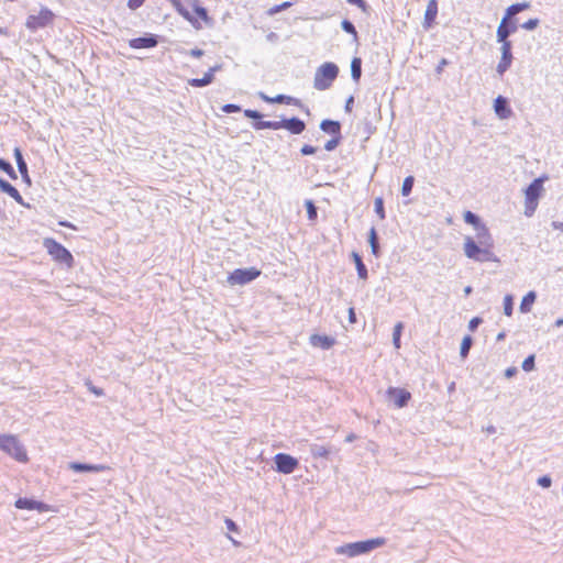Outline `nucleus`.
I'll return each instance as SVG.
<instances>
[{
    "instance_id": "nucleus-1",
    "label": "nucleus",
    "mask_w": 563,
    "mask_h": 563,
    "mask_svg": "<svg viewBox=\"0 0 563 563\" xmlns=\"http://www.w3.org/2000/svg\"><path fill=\"white\" fill-rule=\"evenodd\" d=\"M244 115L249 119L253 120V128L255 130H279V129H286L291 134H301L306 130V123L298 117H291V118H283L280 121H264L262 120L263 113L253 110V109H245L243 111Z\"/></svg>"
},
{
    "instance_id": "nucleus-2",
    "label": "nucleus",
    "mask_w": 563,
    "mask_h": 563,
    "mask_svg": "<svg viewBox=\"0 0 563 563\" xmlns=\"http://www.w3.org/2000/svg\"><path fill=\"white\" fill-rule=\"evenodd\" d=\"M384 538H374L364 541L351 542L336 548L338 554H345L350 558H355L361 554L369 553L371 551L385 544Z\"/></svg>"
},
{
    "instance_id": "nucleus-3",
    "label": "nucleus",
    "mask_w": 563,
    "mask_h": 563,
    "mask_svg": "<svg viewBox=\"0 0 563 563\" xmlns=\"http://www.w3.org/2000/svg\"><path fill=\"white\" fill-rule=\"evenodd\" d=\"M463 250L465 256L475 262H499V258L490 249L477 243L474 238L466 236L464 239Z\"/></svg>"
},
{
    "instance_id": "nucleus-4",
    "label": "nucleus",
    "mask_w": 563,
    "mask_h": 563,
    "mask_svg": "<svg viewBox=\"0 0 563 563\" xmlns=\"http://www.w3.org/2000/svg\"><path fill=\"white\" fill-rule=\"evenodd\" d=\"M339 71L338 65L333 62H325L320 65L314 73V89L320 91L329 89L336 79Z\"/></svg>"
},
{
    "instance_id": "nucleus-5",
    "label": "nucleus",
    "mask_w": 563,
    "mask_h": 563,
    "mask_svg": "<svg viewBox=\"0 0 563 563\" xmlns=\"http://www.w3.org/2000/svg\"><path fill=\"white\" fill-rule=\"evenodd\" d=\"M0 450L18 462L25 463L29 460L24 445L15 435L0 434Z\"/></svg>"
},
{
    "instance_id": "nucleus-6",
    "label": "nucleus",
    "mask_w": 563,
    "mask_h": 563,
    "mask_svg": "<svg viewBox=\"0 0 563 563\" xmlns=\"http://www.w3.org/2000/svg\"><path fill=\"white\" fill-rule=\"evenodd\" d=\"M43 245L54 261L65 264L69 268L73 267L74 256L63 244L52 238H46L44 239Z\"/></svg>"
},
{
    "instance_id": "nucleus-7",
    "label": "nucleus",
    "mask_w": 563,
    "mask_h": 563,
    "mask_svg": "<svg viewBox=\"0 0 563 563\" xmlns=\"http://www.w3.org/2000/svg\"><path fill=\"white\" fill-rule=\"evenodd\" d=\"M262 272L254 267H245V268H236L233 272H231L227 278V282L231 286L240 285L244 286L253 280H255L257 277H260Z\"/></svg>"
},
{
    "instance_id": "nucleus-8",
    "label": "nucleus",
    "mask_w": 563,
    "mask_h": 563,
    "mask_svg": "<svg viewBox=\"0 0 563 563\" xmlns=\"http://www.w3.org/2000/svg\"><path fill=\"white\" fill-rule=\"evenodd\" d=\"M55 14L46 7H43L38 14H30L26 18L25 26L30 31L34 32L38 29L51 25L54 21Z\"/></svg>"
},
{
    "instance_id": "nucleus-9",
    "label": "nucleus",
    "mask_w": 563,
    "mask_h": 563,
    "mask_svg": "<svg viewBox=\"0 0 563 563\" xmlns=\"http://www.w3.org/2000/svg\"><path fill=\"white\" fill-rule=\"evenodd\" d=\"M275 470L282 474H291L299 465V461L287 453H277L274 456Z\"/></svg>"
},
{
    "instance_id": "nucleus-10",
    "label": "nucleus",
    "mask_w": 563,
    "mask_h": 563,
    "mask_svg": "<svg viewBox=\"0 0 563 563\" xmlns=\"http://www.w3.org/2000/svg\"><path fill=\"white\" fill-rule=\"evenodd\" d=\"M196 0H169L176 11L187 20L194 27L199 29L200 25L198 20L191 14L189 11L190 8L195 4Z\"/></svg>"
},
{
    "instance_id": "nucleus-11",
    "label": "nucleus",
    "mask_w": 563,
    "mask_h": 563,
    "mask_svg": "<svg viewBox=\"0 0 563 563\" xmlns=\"http://www.w3.org/2000/svg\"><path fill=\"white\" fill-rule=\"evenodd\" d=\"M501 44L500 52V60L496 67V71L499 76H503L512 64V44L511 42H499Z\"/></svg>"
},
{
    "instance_id": "nucleus-12",
    "label": "nucleus",
    "mask_w": 563,
    "mask_h": 563,
    "mask_svg": "<svg viewBox=\"0 0 563 563\" xmlns=\"http://www.w3.org/2000/svg\"><path fill=\"white\" fill-rule=\"evenodd\" d=\"M386 396L397 408L406 407L411 399V394L407 389L399 387H389L386 390Z\"/></svg>"
},
{
    "instance_id": "nucleus-13",
    "label": "nucleus",
    "mask_w": 563,
    "mask_h": 563,
    "mask_svg": "<svg viewBox=\"0 0 563 563\" xmlns=\"http://www.w3.org/2000/svg\"><path fill=\"white\" fill-rule=\"evenodd\" d=\"M518 26L516 20L508 19L507 15L503 18L496 32L497 42H510L508 37L517 31Z\"/></svg>"
},
{
    "instance_id": "nucleus-14",
    "label": "nucleus",
    "mask_w": 563,
    "mask_h": 563,
    "mask_svg": "<svg viewBox=\"0 0 563 563\" xmlns=\"http://www.w3.org/2000/svg\"><path fill=\"white\" fill-rule=\"evenodd\" d=\"M159 43V36L152 33H145L143 36L134 37L129 41V46L133 49L153 48Z\"/></svg>"
},
{
    "instance_id": "nucleus-15",
    "label": "nucleus",
    "mask_w": 563,
    "mask_h": 563,
    "mask_svg": "<svg viewBox=\"0 0 563 563\" xmlns=\"http://www.w3.org/2000/svg\"><path fill=\"white\" fill-rule=\"evenodd\" d=\"M14 506L18 509L37 510L38 512H44L48 510V505H46L45 503L27 497L18 498L14 503Z\"/></svg>"
},
{
    "instance_id": "nucleus-16",
    "label": "nucleus",
    "mask_w": 563,
    "mask_h": 563,
    "mask_svg": "<svg viewBox=\"0 0 563 563\" xmlns=\"http://www.w3.org/2000/svg\"><path fill=\"white\" fill-rule=\"evenodd\" d=\"M494 111L496 115L501 120L509 119L512 115V110L509 104V100L504 96H498L494 100Z\"/></svg>"
},
{
    "instance_id": "nucleus-17",
    "label": "nucleus",
    "mask_w": 563,
    "mask_h": 563,
    "mask_svg": "<svg viewBox=\"0 0 563 563\" xmlns=\"http://www.w3.org/2000/svg\"><path fill=\"white\" fill-rule=\"evenodd\" d=\"M13 156L15 158L18 170L21 174L22 180L26 185L30 186L32 184V180H31V177L29 175L27 164H26V162H25V159L23 157V154H22V151L20 150V147H14Z\"/></svg>"
},
{
    "instance_id": "nucleus-18",
    "label": "nucleus",
    "mask_w": 563,
    "mask_h": 563,
    "mask_svg": "<svg viewBox=\"0 0 563 563\" xmlns=\"http://www.w3.org/2000/svg\"><path fill=\"white\" fill-rule=\"evenodd\" d=\"M68 467L75 473H100L107 468L101 464H90L82 462H70Z\"/></svg>"
},
{
    "instance_id": "nucleus-19",
    "label": "nucleus",
    "mask_w": 563,
    "mask_h": 563,
    "mask_svg": "<svg viewBox=\"0 0 563 563\" xmlns=\"http://www.w3.org/2000/svg\"><path fill=\"white\" fill-rule=\"evenodd\" d=\"M543 177L533 179L525 189L526 200H539L543 190Z\"/></svg>"
},
{
    "instance_id": "nucleus-20",
    "label": "nucleus",
    "mask_w": 563,
    "mask_h": 563,
    "mask_svg": "<svg viewBox=\"0 0 563 563\" xmlns=\"http://www.w3.org/2000/svg\"><path fill=\"white\" fill-rule=\"evenodd\" d=\"M437 15H438V0H429L426 12H424L423 23H422V25L426 30H429L430 27H432V25L435 22Z\"/></svg>"
},
{
    "instance_id": "nucleus-21",
    "label": "nucleus",
    "mask_w": 563,
    "mask_h": 563,
    "mask_svg": "<svg viewBox=\"0 0 563 563\" xmlns=\"http://www.w3.org/2000/svg\"><path fill=\"white\" fill-rule=\"evenodd\" d=\"M475 231H476V236H475L476 240L475 241L492 250L494 246V239H493L488 228L486 227V224L483 223L482 225L476 228Z\"/></svg>"
},
{
    "instance_id": "nucleus-22",
    "label": "nucleus",
    "mask_w": 563,
    "mask_h": 563,
    "mask_svg": "<svg viewBox=\"0 0 563 563\" xmlns=\"http://www.w3.org/2000/svg\"><path fill=\"white\" fill-rule=\"evenodd\" d=\"M0 190L14 199L19 205L25 206L23 197L19 190L2 177H0Z\"/></svg>"
},
{
    "instance_id": "nucleus-23",
    "label": "nucleus",
    "mask_w": 563,
    "mask_h": 563,
    "mask_svg": "<svg viewBox=\"0 0 563 563\" xmlns=\"http://www.w3.org/2000/svg\"><path fill=\"white\" fill-rule=\"evenodd\" d=\"M320 130L332 136L342 135L341 123L336 120L324 119L320 123Z\"/></svg>"
},
{
    "instance_id": "nucleus-24",
    "label": "nucleus",
    "mask_w": 563,
    "mask_h": 563,
    "mask_svg": "<svg viewBox=\"0 0 563 563\" xmlns=\"http://www.w3.org/2000/svg\"><path fill=\"white\" fill-rule=\"evenodd\" d=\"M310 343L313 345V346H318V347H321L323 350H329L330 347H332L335 343V340L334 338L332 336H329V335H321V334H312L310 336Z\"/></svg>"
},
{
    "instance_id": "nucleus-25",
    "label": "nucleus",
    "mask_w": 563,
    "mask_h": 563,
    "mask_svg": "<svg viewBox=\"0 0 563 563\" xmlns=\"http://www.w3.org/2000/svg\"><path fill=\"white\" fill-rule=\"evenodd\" d=\"M353 262L355 263L357 276L360 279H367L368 277V271L366 265L364 264L362 256L357 252H352L351 254Z\"/></svg>"
},
{
    "instance_id": "nucleus-26",
    "label": "nucleus",
    "mask_w": 563,
    "mask_h": 563,
    "mask_svg": "<svg viewBox=\"0 0 563 563\" xmlns=\"http://www.w3.org/2000/svg\"><path fill=\"white\" fill-rule=\"evenodd\" d=\"M536 299H537L536 291L531 290V291L527 292L520 302V307H519L520 311L522 313L530 312L533 303L536 302Z\"/></svg>"
},
{
    "instance_id": "nucleus-27",
    "label": "nucleus",
    "mask_w": 563,
    "mask_h": 563,
    "mask_svg": "<svg viewBox=\"0 0 563 563\" xmlns=\"http://www.w3.org/2000/svg\"><path fill=\"white\" fill-rule=\"evenodd\" d=\"M368 243L371 246L372 254L376 257L380 256V246L378 243V234L374 227L368 232Z\"/></svg>"
},
{
    "instance_id": "nucleus-28",
    "label": "nucleus",
    "mask_w": 563,
    "mask_h": 563,
    "mask_svg": "<svg viewBox=\"0 0 563 563\" xmlns=\"http://www.w3.org/2000/svg\"><path fill=\"white\" fill-rule=\"evenodd\" d=\"M351 77L354 82L358 84L362 77V58L354 56L351 60Z\"/></svg>"
},
{
    "instance_id": "nucleus-29",
    "label": "nucleus",
    "mask_w": 563,
    "mask_h": 563,
    "mask_svg": "<svg viewBox=\"0 0 563 563\" xmlns=\"http://www.w3.org/2000/svg\"><path fill=\"white\" fill-rule=\"evenodd\" d=\"M309 451L313 457L322 459H329V455L331 453V450L329 448L317 443L311 444Z\"/></svg>"
},
{
    "instance_id": "nucleus-30",
    "label": "nucleus",
    "mask_w": 563,
    "mask_h": 563,
    "mask_svg": "<svg viewBox=\"0 0 563 563\" xmlns=\"http://www.w3.org/2000/svg\"><path fill=\"white\" fill-rule=\"evenodd\" d=\"M463 219L467 224L473 225L474 229L478 228L484 223L481 217L472 211H465L463 214Z\"/></svg>"
},
{
    "instance_id": "nucleus-31",
    "label": "nucleus",
    "mask_w": 563,
    "mask_h": 563,
    "mask_svg": "<svg viewBox=\"0 0 563 563\" xmlns=\"http://www.w3.org/2000/svg\"><path fill=\"white\" fill-rule=\"evenodd\" d=\"M473 338L471 335H465L463 339H462V342H461V346H460V355L462 358H466L468 353H470V350L473 345Z\"/></svg>"
},
{
    "instance_id": "nucleus-32",
    "label": "nucleus",
    "mask_w": 563,
    "mask_h": 563,
    "mask_svg": "<svg viewBox=\"0 0 563 563\" xmlns=\"http://www.w3.org/2000/svg\"><path fill=\"white\" fill-rule=\"evenodd\" d=\"M341 29H342L344 32H346V33H349V34L353 35V40H354V42L358 43V34H357V31H356V29H355L354 24H353L350 20H347V19L342 20V22H341Z\"/></svg>"
},
{
    "instance_id": "nucleus-33",
    "label": "nucleus",
    "mask_w": 563,
    "mask_h": 563,
    "mask_svg": "<svg viewBox=\"0 0 563 563\" xmlns=\"http://www.w3.org/2000/svg\"><path fill=\"white\" fill-rule=\"evenodd\" d=\"M191 9L196 13V15L202 21L207 23L210 21L208 10L205 7L200 5L198 0L195 1V4L192 5Z\"/></svg>"
},
{
    "instance_id": "nucleus-34",
    "label": "nucleus",
    "mask_w": 563,
    "mask_h": 563,
    "mask_svg": "<svg viewBox=\"0 0 563 563\" xmlns=\"http://www.w3.org/2000/svg\"><path fill=\"white\" fill-rule=\"evenodd\" d=\"M415 185V177L413 176H407L404 179L402 186H401V195L402 196H409L412 191Z\"/></svg>"
},
{
    "instance_id": "nucleus-35",
    "label": "nucleus",
    "mask_w": 563,
    "mask_h": 563,
    "mask_svg": "<svg viewBox=\"0 0 563 563\" xmlns=\"http://www.w3.org/2000/svg\"><path fill=\"white\" fill-rule=\"evenodd\" d=\"M404 329V324L401 322H398L394 327L393 331V344L396 349L400 347V336Z\"/></svg>"
},
{
    "instance_id": "nucleus-36",
    "label": "nucleus",
    "mask_w": 563,
    "mask_h": 563,
    "mask_svg": "<svg viewBox=\"0 0 563 563\" xmlns=\"http://www.w3.org/2000/svg\"><path fill=\"white\" fill-rule=\"evenodd\" d=\"M284 104H291V106H296L298 108H300L301 110H303L306 113L309 114V108L306 107L300 99L298 98H295V97H291V96H287L285 95V100H284Z\"/></svg>"
},
{
    "instance_id": "nucleus-37",
    "label": "nucleus",
    "mask_w": 563,
    "mask_h": 563,
    "mask_svg": "<svg viewBox=\"0 0 563 563\" xmlns=\"http://www.w3.org/2000/svg\"><path fill=\"white\" fill-rule=\"evenodd\" d=\"M374 210L380 220H384L386 218L385 208H384V199L382 197L375 198Z\"/></svg>"
},
{
    "instance_id": "nucleus-38",
    "label": "nucleus",
    "mask_w": 563,
    "mask_h": 563,
    "mask_svg": "<svg viewBox=\"0 0 563 563\" xmlns=\"http://www.w3.org/2000/svg\"><path fill=\"white\" fill-rule=\"evenodd\" d=\"M308 219L313 221L318 217V208L312 200H306L305 202Z\"/></svg>"
},
{
    "instance_id": "nucleus-39",
    "label": "nucleus",
    "mask_w": 563,
    "mask_h": 563,
    "mask_svg": "<svg viewBox=\"0 0 563 563\" xmlns=\"http://www.w3.org/2000/svg\"><path fill=\"white\" fill-rule=\"evenodd\" d=\"M260 98L262 100H264L265 102H268V103H279V104H284V100H285V95L280 93V95H277L275 97H268L267 95H265L264 92H260L258 93Z\"/></svg>"
},
{
    "instance_id": "nucleus-40",
    "label": "nucleus",
    "mask_w": 563,
    "mask_h": 563,
    "mask_svg": "<svg viewBox=\"0 0 563 563\" xmlns=\"http://www.w3.org/2000/svg\"><path fill=\"white\" fill-rule=\"evenodd\" d=\"M342 139V135L332 136L331 140L325 142L324 150L328 152L334 151L340 145Z\"/></svg>"
},
{
    "instance_id": "nucleus-41",
    "label": "nucleus",
    "mask_w": 563,
    "mask_h": 563,
    "mask_svg": "<svg viewBox=\"0 0 563 563\" xmlns=\"http://www.w3.org/2000/svg\"><path fill=\"white\" fill-rule=\"evenodd\" d=\"M514 311V297L511 295H506L504 298V313L507 317H510Z\"/></svg>"
},
{
    "instance_id": "nucleus-42",
    "label": "nucleus",
    "mask_w": 563,
    "mask_h": 563,
    "mask_svg": "<svg viewBox=\"0 0 563 563\" xmlns=\"http://www.w3.org/2000/svg\"><path fill=\"white\" fill-rule=\"evenodd\" d=\"M522 369L525 372H531L536 367V356L534 354H530L528 355L523 362H522V365H521Z\"/></svg>"
},
{
    "instance_id": "nucleus-43",
    "label": "nucleus",
    "mask_w": 563,
    "mask_h": 563,
    "mask_svg": "<svg viewBox=\"0 0 563 563\" xmlns=\"http://www.w3.org/2000/svg\"><path fill=\"white\" fill-rule=\"evenodd\" d=\"M538 207V200H526L525 201V214L531 217Z\"/></svg>"
},
{
    "instance_id": "nucleus-44",
    "label": "nucleus",
    "mask_w": 563,
    "mask_h": 563,
    "mask_svg": "<svg viewBox=\"0 0 563 563\" xmlns=\"http://www.w3.org/2000/svg\"><path fill=\"white\" fill-rule=\"evenodd\" d=\"M527 8H529V3L527 2L511 4L510 7H508L506 15L508 16L509 14H516Z\"/></svg>"
},
{
    "instance_id": "nucleus-45",
    "label": "nucleus",
    "mask_w": 563,
    "mask_h": 563,
    "mask_svg": "<svg viewBox=\"0 0 563 563\" xmlns=\"http://www.w3.org/2000/svg\"><path fill=\"white\" fill-rule=\"evenodd\" d=\"M347 3L357 7L362 12L368 13L371 7L365 0H345Z\"/></svg>"
},
{
    "instance_id": "nucleus-46",
    "label": "nucleus",
    "mask_w": 563,
    "mask_h": 563,
    "mask_svg": "<svg viewBox=\"0 0 563 563\" xmlns=\"http://www.w3.org/2000/svg\"><path fill=\"white\" fill-rule=\"evenodd\" d=\"M539 24H540V20L537 18H533V19H529L528 21L522 23L521 27L527 31H532V30L537 29L539 26Z\"/></svg>"
},
{
    "instance_id": "nucleus-47",
    "label": "nucleus",
    "mask_w": 563,
    "mask_h": 563,
    "mask_svg": "<svg viewBox=\"0 0 563 563\" xmlns=\"http://www.w3.org/2000/svg\"><path fill=\"white\" fill-rule=\"evenodd\" d=\"M537 483L542 488H550L552 485V478L550 475H542L538 478Z\"/></svg>"
},
{
    "instance_id": "nucleus-48",
    "label": "nucleus",
    "mask_w": 563,
    "mask_h": 563,
    "mask_svg": "<svg viewBox=\"0 0 563 563\" xmlns=\"http://www.w3.org/2000/svg\"><path fill=\"white\" fill-rule=\"evenodd\" d=\"M221 110L224 113H235V112H240L242 110V108L239 104L227 103V104L222 106Z\"/></svg>"
},
{
    "instance_id": "nucleus-49",
    "label": "nucleus",
    "mask_w": 563,
    "mask_h": 563,
    "mask_svg": "<svg viewBox=\"0 0 563 563\" xmlns=\"http://www.w3.org/2000/svg\"><path fill=\"white\" fill-rule=\"evenodd\" d=\"M188 84L195 88H201V87L209 86L208 82L205 80V78H191L188 80Z\"/></svg>"
},
{
    "instance_id": "nucleus-50",
    "label": "nucleus",
    "mask_w": 563,
    "mask_h": 563,
    "mask_svg": "<svg viewBox=\"0 0 563 563\" xmlns=\"http://www.w3.org/2000/svg\"><path fill=\"white\" fill-rule=\"evenodd\" d=\"M483 319L481 317H474L468 322V330L474 332L482 324Z\"/></svg>"
},
{
    "instance_id": "nucleus-51",
    "label": "nucleus",
    "mask_w": 563,
    "mask_h": 563,
    "mask_svg": "<svg viewBox=\"0 0 563 563\" xmlns=\"http://www.w3.org/2000/svg\"><path fill=\"white\" fill-rule=\"evenodd\" d=\"M290 5H291V2H289V1H285V2L280 3V4H277V5L273 7V8L269 10V13H271V14H274V13L280 12V11H283V10L288 9Z\"/></svg>"
},
{
    "instance_id": "nucleus-52",
    "label": "nucleus",
    "mask_w": 563,
    "mask_h": 563,
    "mask_svg": "<svg viewBox=\"0 0 563 563\" xmlns=\"http://www.w3.org/2000/svg\"><path fill=\"white\" fill-rule=\"evenodd\" d=\"M317 152V147L312 146V145H309V144H305L301 148H300V153L305 156L307 155H312Z\"/></svg>"
},
{
    "instance_id": "nucleus-53",
    "label": "nucleus",
    "mask_w": 563,
    "mask_h": 563,
    "mask_svg": "<svg viewBox=\"0 0 563 563\" xmlns=\"http://www.w3.org/2000/svg\"><path fill=\"white\" fill-rule=\"evenodd\" d=\"M185 54H187V55H189L191 57H195V58H199V57H201L205 54V52L202 49L196 47V48H192L190 51H186Z\"/></svg>"
},
{
    "instance_id": "nucleus-54",
    "label": "nucleus",
    "mask_w": 563,
    "mask_h": 563,
    "mask_svg": "<svg viewBox=\"0 0 563 563\" xmlns=\"http://www.w3.org/2000/svg\"><path fill=\"white\" fill-rule=\"evenodd\" d=\"M146 0H129L128 1V7L129 9L131 10H136L139 9L140 7L143 5V3L145 2Z\"/></svg>"
},
{
    "instance_id": "nucleus-55",
    "label": "nucleus",
    "mask_w": 563,
    "mask_h": 563,
    "mask_svg": "<svg viewBox=\"0 0 563 563\" xmlns=\"http://www.w3.org/2000/svg\"><path fill=\"white\" fill-rule=\"evenodd\" d=\"M225 526H227L228 530H230L232 532H238V530H239V527L235 523V521H233L230 518H225Z\"/></svg>"
},
{
    "instance_id": "nucleus-56",
    "label": "nucleus",
    "mask_w": 563,
    "mask_h": 563,
    "mask_svg": "<svg viewBox=\"0 0 563 563\" xmlns=\"http://www.w3.org/2000/svg\"><path fill=\"white\" fill-rule=\"evenodd\" d=\"M353 104H354V97L350 96L345 101V106H344L345 112L350 113L352 111Z\"/></svg>"
},
{
    "instance_id": "nucleus-57",
    "label": "nucleus",
    "mask_w": 563,
    "mask_h": 563,
    "mask_svg": "<svg viewBox=\"0 0 563 563\" xmlns=\"http://www.w3.org/2000/svg\"><path fill=\"white\" fill-rule=\"evenodd\" d=\"M448 65H449V60H448L446 58H442V59L439 62V64H438V66H437V68H435L437 74H441V73H442V70H443V68H444L445 66H448Z\"/></svg>"
},
{
    "instance_id": "nucleus-58",
    "label": "nucleus",
    "mask_w": 563,
    "mask_h": 563,
    "mask_svg": "<svg viewBox=\"0 0 563 563\" xmlns=\"http://www.w3.org/2000/svg\"><path fill=\"white\" fill-rule=\"evenodd\" d=\"M517 373H518L517 367L511 366V367H508V368L505 371V376H506L507 378H512L514 376H516V375H517Z\"/></svg>"
},
{
    "instance_id": "nucleus-59",
    "label": "nucleus",
    "mask_w": 563,
    "mask_h": 563,
    "mask_svg": "<svg viewBox=\"0 0 563 563\" xmlns=\"http://www.w3.org/2000/svg\"><path fill=\"white\" fill-rule=\"evenodd\" d=\"M12 180H16L18 179V175H16V172L14 170L13 166L10 165L8 167V169L4 172Z\"/></svg>"
},
{
    "instance_id": "nucleus-60",
    "label": "nucleus",
    "mask_w": 563,
    "mask_h": 563,
    "mask_svg": "<svg viewBox=\"0 0 563 563\" xmlns=\"http://www.w3.org/2000/svg\"><path fill=\"white\" fill-rule=\"evenodd\" d=\"M349 321L351 323L356 322V313H355V309L353 307L349 308Z\"/></svg>"
},
{
    "instance_id": "nucleus-61",
    "label": "nucleus",
    "mask_w": 563,
    "mask_h": 563,
    "mask_svg": "<svg viewBox=\"0 0 563 563\" xmlns=\"http://www.w3.org/2000/svg\"><path fill=\"white\" fill-rule=\"evenodd\" d=\"M202 78H205V80L208 82V85H210V84H212V82H213V80H214V75H213L210 70H208V71L203 75V77H202Z\"/></svg>"
},
{
    "instance_id": "nucleus-62",
    "label": "nucleus",
    "mask_w": 563,
    "mask_h": 563,
    "mask_svg": "<svg viewBox=\"0 0 563 563\" xmlns=\"http://www.w3.org/2000/svg\"><path fill=\"white\" fill-rule=\"evenodd\" d=\"M10 165V162L4 158H0V170L5 172Z\"/></svg>"
},
{
    "instance_id": "nucleus-63",
    "label": "nucleus",
    "mask_w": 563,
    "mask_h": 563,
    "mask_svg": "<svg viewBox=\"0 0 563 563\" xmlns=\"http://www.w3.org/2000/svg\"><path fill=\"white\" fill-rule=\"evenodd\" d=\"M551 225H552V228L554 230H560V231L563 232V222H561V221H552Z\"/></svg>"
},
{
    "instance_id": "nucleus-64",
    "label": "nucleus",
    "mask_w": 563,
    "mask_h": 563,
    "mask_svg": "<svg viewBox=\"0 0 563 563\" xmlns=\"http://www.w3.org/2000/svg\"><path fill=\"white\" fill-rule=\"evenodd\" d=\"M554 325H555L556 328L562 327V325H563V318H559V319H556V320H555V322H554Z\"/></svg>"
}]
</instances>
